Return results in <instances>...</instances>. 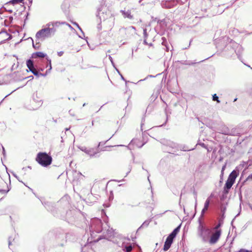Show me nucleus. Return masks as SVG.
Listing matches in <instances>:
<instances>
[{
    "label": "nucleus",
    "instance_id": "obj_1",
    "mask_svg": "<svg viewBox=\"0 0 252 252\" xmlns=\"http://www.w3.org/2000/svg\"><path fill=\"white\" fill-rule=\"evenodd\" d=\"M56 32L55 28H50L46 24L45 28L42 29L37 32L35 37L37 39L42 41L54 35Z\"/></svg>",
    "mask_w": 252,
    "mask_h": 252
},
{
    "label": "nucleus",
    "instance_id": "obj_2",
    "mask_svg": "<svg viewBox=\"0 0 252 252\" xmlns=\"http://www.w3.org/2000/svg\"><path fill=\"white\" fill-rule=\"evenodd\" d=\"M199 225L197 228V234L204 242H208L210 235L211 233V230L206 227L205 225L199 219Z\"/></svg>",
    "mask_w": 252,
    "mask_h": 252
},
{
    "label": "nucleus",
    "instance_id": "obj_3",
    "mask_svg": "<svg viewBox=\"0 0 252 252\" xmlns=\"http://www.w3.org/2000/svg\"><path fill=\"white\" fill-rule=\"evenodd\" d=\"M37 162L44 167L50 165L52 163V157L46 153H39L36 158Z\"/></svg>",
    "mask_w": 252,
    "mask_h": 252
},
{
    "label": "nucleus",
    "instance_id": "obj_4",
    "mask_svg": "<svg viewBox=\"0 0 252 252\" xmlns=\"http://www.w3.org/2000/svg\"><path fill=\"white\" fill-rule=\"evenodd\" d=\"M221 232V230H217V231L213 230L212 234L211 233V235H210L208 242L211 245L217 243L220 237Z\"/></svg>",
    "mask_w": 252,
    "mask_h": 252
},
{
    "label": "nucleus",
    "instance_id": "obj_5",
    "mask_svg": "<svg viewBox=\"0 0 252 252\" xmlns=\"http://www.w3.org/2000/svg\"><path fill=\"white\" fill-rule=\"evenodd\" d=\"M102 222L101 220L98 219H94L92 220L91 222V228L97 233H99L102 231L101 228Z\"/></svg>",
    "mask_w": 252,
    "mask_h": 252
},
{
    "label": "nucleus",
    "instance_id": "obj_6",
    "mask_svg": "<svg viewBox=\"0 0 252 252\" xmlns=\"http://www.w3.org/2000/svg\"><path fill=\"white\" fill-rule=\"evenodd\" d=\"M180 0H171L162 1L161 5L163 8H171L180 2Z\"/></svg>",
    "mask_w": 252,
    "mask_h": 252
},
{
    "label": "nucleus",
    "instance_id": "obj_7",
    "mask_svg": "<svg viewBox=\"0 0 252 252\" xmlns=\"http://www.w3.org/2000/svg\"><path fill=\"white\" fill-rule=\"evenodd\" d=\"M78 148L81 151L84 152L91 158L95 156V155L98 153L97 151H94V148L88 149L87 147L85 146H79L78 147Z\"/></svg>",
    "mask_w": 252,
    "mask_h": 252
},
{
    "label": "nucleus",
    "instance_id": "obj_8",
    "mask_svg": "<svg viewBox=\"0 0 252 252\" xmlns=\"http://www.w3.org/2000/svg\"><path fill=\"white\" fill-rule=\"evenodd\" d=\"M130 239L129 238H125L122 244L123 250L126 252H130L132 250V247L131 244L129 243Z\"/></svg>",
    "mask_w": 252,
    "mask_h": 252
},
{
    "label": "nucleus",
    "instance_id": "obj_9",
    "mask_svg": "<svg viewBox=\"0 0 252 252\" xmlns=\"http://www.w3.org/2000/svg\"><path fill=\"white\" fill-rule=\"evenodd\" d=\"M174 237L172 236L169 235V236L167 237L166 241L164 243L163 250L164 251H167L171 247V244L173 243V239Z\"/></svg>",
    "mask_w": 252,
    "mask_h": 252
},
{
    "label": "nucleus",
    "instance_id": "obj_10",
    "mask_svg": "<svg viewBox=\"0 0 252 252\" xmlns=\"http://www.w3.org/2000/svg\"><path fill=\"white\" fill-rule=\"evenodd\" d=\"M32 100L36 104L35 109L41 106L42 101L41 97L37 93H35L32 95Z\"/></svg>",
    "mask_w": 252,
    "mask_h": 252
},
{
    "label": "nucleus",
    "instance_id": "obj_11",
    "mask_svg": "<svg viewBox=\"0 0 252 252\" xmlns=\"http://www.w3.org/2000/svg\"><path fill=\"white\" fill-rule=\"evenodd\" d=\"M66 24L65 22H58V21H53L49 22L47 24V26H49L50 28H55L59 27L61 25H64Z\"/></svg>",
    "mask_w": 252,
    "mask_h": 252
},
{
    "label": "nucleus",
    "instance_id": "obj_12",
    "mask_svg": "<svg viewBox=\"0 0 252 252\" xmlns=\"http://www.w3.org/2000/svg\"><path fill=\"white\" fill-rule=\"evenodd\" d=\"M234 183V182L227 179L224 187V192L227 193Z\"/></svg>",
    "mask_w": 252,
    "mask_h": 252
},
{
    "label": "nucleus",
    "instance_id": "obj_13",
    "mask_svg": "<svg viewBox=\"0 0 252 252\" xmlns=\"http://www.w3.org/2000/svg\"><path fill=\"white\" fill-rule=\"evenodd\" d=\"M210 204V199L209 198H208L205 203H204V206L203 209L202 210L201 213L200 217L199 219L201 220V219L203 217L204 214L205 213V212L208 210L209 206Z\"/></svg>",
    "mask_w": 252,
    "mask_h": 252
},
{
    "label": "nucleus",
    "instance_id": "obj_14",
    "mask_svg": "<svg viewBox=\"0 0 252 252\" xmlns=\"http://www.w3.org/2000/svg\"><path fill=\"white\" fill-rule=\"evenodd\" d=\"M26 64L30 71H31L32 73V71H35L36 70L34 67L33 63L32 61L29 59L27 61Z\"/></svg>",
    "mask_w": 252,
    "mask_h": 252
},
{
    "label": "nucleus",
    "instance_id": "obj_15",
    "mask_svg": "<svg viewBox=\"0 0 252 252\" xmlns=\"http://www.w3.org/2000/svg\"><path fill=\"white\" fill-rule=\"evenodd\" d=\"M26 64L30 71H31L32 73V71H35L36 70L34 67L33 63L32 61L29 59L27 61Z\"/></svg>",
    "mask_w": 252,
    "mask_h": 252
},
{
    "label": "nucleus",
    "instance_id": "obj_16",
    "mask_svg": "<svg viewBox=\"0 0 252 252\" xmlns=\"http://www.w3.org/2000/svg\"><path fill=\"white\" fill-rule=\"evenodd\" d=\"M46 56V54L41 52H37L34 53H33L32 55V58H44Z\"/></svg>",
    "mask_w": 252,
    "mask_h": 252
},
{
    "label": "nucleus",
    "instance_id": "obj_17",
    "mask_svg": "<svg viewBox=\"0 0 252 252\" xmlns=\"http://www.w3.org/2000/svg\"><path fill=\"white\" fill-rule=\"evenodd\" d=\"M237 176V172L235 170H233L229 175L228 179L235 182V179Z\"/></svg>",
    "mask_w": 252,
    "mask_h": 252
},
{
    "label": "nucleus",
    "instance_id": "obj_18",
    "mask_svg": "<svg viewBox=\"0 0 252 252\" xmlns=\"http://www.w3.org/2000/svg\"><path fill=\"white\" fill-rule=\"evenodd\" d=\"M121 12L125 18H127L129 19H133V16L131 15V12L130 11L128 10L127 11H125L124 10H121Z\"/></svg>",
    "mask_w": 252,
    "mask_h": 252
},
{
    "label": "nucleus",
    "instance_id": "obj_19",
    "mask_svg": "<svg viewBox=\"0 0 252 252\" xmlns=\"http://www.w3.org/2000/svg\"><path fill=\"white\" fill-rule=\"evenodd\" d=\"M166 143L167 146L172 148L173 149H178V145L176 143L171 141H167Z\"/></svg>",
    "mask_w": 252,
    "mask_h": 252
},
{
    "label": "nucleus",
    "instance_id": "obj_20",
    "mask_svg": "<svg viewBox=\"0 0 252 252\" xmlns=\"http://www.w3.org/2000/svg\"><path fill=\"white\" fill-rule=\"evenodd\" d=\"M180 228V226H178L169 235L175 238L178 232L179 231Z\"/></svg>",
    "mask_w": 252,
    "mask_h": 252
},
{
    "label": "nucleus",
    "instance_id": "obj_21",
    "mask_svg": "<svg viewBox=\"0 0 252 252\" xmlns=\"http://www.w3.org/2000/svg\"><path fill=\"white\" fill-rule=\"evenodd\" d=\"M114 234V231L112 228L110 229H108L107 231V235H105V237L107 238H110Z\"/></svg>",
    "mask_w": 252,
    "mask_h": 252
},
{
    "label": "nucleus",
    "instance_id": "obj_22",
    "mask_svg": "<svg viewBox=\"0 0 252 252\" xmlns=\"http://www.w3.org/2000/svg\"><path fill=\"white\" fill-rule=\"evenodd\" d=\"M131 143H133L136 144V145L139 148H141L144 145V144L139 145L138 143H139V140L137 139L132 140Z\"/></svg>",
    "mask_w": 252,
    "mask_h": 252
},
{
    "label": "nucleus",
    "instance_id": "obj_23",
    "mask_svg": "<svg viewBox=\"0 0 252 252\" xmlns=\"http://www.w3.org/2000/svg\"><path fill=\"white\" fill-rule=\"evenodd\" d=\"M149 223H150V221L147 220H145L143 223L141 225V226L139 228V229H140V228L141 227H147L148 226V225L149 224Z\"/></svg>",
    "mask_w": 252,
    "mask_h": 252
},
{
    "label": "nucleus",
    "instance_id": "obj_24",
    "mask_svg": "<svg viewBox=\"0 0 252 252\" xmlns=\"http://www.w3.org/2000/svg\"><path fill=\"white\" fill-rule=\"evenodd\" d=\"M32 73L36 76L37 77H39V76H45V74H43L41 73H39L37 70L35 71H32Z\"/></svg>",
    "mask_w": 252,
    "mask_h": 252
},
{
    "label": "nucleus",
    "instance_id": "obj_25",
    "mask_svg": "<svg viewBox=\"0 0 252 252\" xmlns=\"http://www.w3.org/2000/svg\"><path fill=\"white\" fill-rule=\"evenodd\" d=\"M23 0H11L8 3H12L13 4H15L17 3H19L21 2Z\"/></svg>",
    "mask_w": 252,
    "mask_h": 252
},
{
    "label": "nucleus",
    "instance_id": "obj_26",
    "mask_svg": "<svg viewBox=\"0 0 252 252\" xmlns=\"http://www.w3.org/2000/svg\"><path fill=\"white\" fill-rule=\"evenodd\" d=\"M213 100L214 101H217L219 103L220 102V101L219 100V98L216 94H214L213 95Z\"/></svg>",
    "mask_w": 252,
    "mask_h": 252
},
{
    "label": "nucleus",
    "instance_id": "obj_27",
    "mask_svg": "<svg viewBox=\"0 0 252 252\" xmlns=\"http://www.w3.org/2000/svg\"><path fill=\"white\" fill-rule=\"evenodd\" d=\"M221 225V223L219 222L213 229V230L217 231V230H221L220 228V226Z\"/></svg>",
    "mask_w": 252,
    "mask_h": 252
},
{
    "label": "nucleus",
    "instance_id": "obj_28",
    "mask_svg": "<svg viewBox=\"0 0 252 252\" xmlns=\"http://www.w3.org/2000/svg\"><path fill=\"white\" fill-rule=\"evenodd\" d=\"M194 63H193L192 62H187L186 63H184V64H186V65H191L194 64Z\"/></svg>",
    "mask_w": 252,
    "mask_h": 252
},
{
    "label": "nucleus",
    "instance_id": "obj_29",
    "mask_svg": "<svg viewBox=\"0 0 252 252\" xmlns=\"http://www.w3.org/2000/svg\"><path fill=\"white\" fill-rule=\"evenodd\" d=\"M72 23H73V24L76 25L77 27V28L79 29V30L82 32V30L81 28H80V27L79 26V25L77 23L73 22Z\"/></svg>",
    "mask_w": 252,
    "mask_h": 252
},
{
    "label": "nucleus",
    "instance_id": "obj_30",
    "mask_svg": "<svg viewBox=\"0 0 252 252\" xmlns=\"http://www.w3.org/2000/svg\"><path fill=\"white\" fill-rule=\"evenodd\" d=\"M155 76H153V75H148L147 77H146L145 79H141L140 80H139L138 82H140V81H144V80H145L148 77H154Z\"/></svg>",
    "mask_w": 252,
    "mask_h": 252
},
{
    "label": "nucleus",
    "instance_id": "obj_31",
    "mask_svg": "<svg viewBox=\"0 0 252 252\" xmlns=\"http://www.w3.org/2000/svg\"><path fill=\"white\" fill-rule=\"evenodd\" d=\"M109 59L110 60V61H111L112 64H113V65L114 66V62H113V59L112 58V57L111 56H109Z\"/></svg>",
    "mask_w": 252,
    "mask_h": 252
},
{
    "label": "nucleus",
    "instance_id": "obj_32",
    "mask_svg": "<svg viewBox=\"0 0 252 252\" xmlns=\"http://www.w3.org/2000/svg\"><path fill=\"white\" fill-rule=\"evenodd\" d=\"M64 25L67 26L71 30H73V29L72 27L70 24L66 23V24H65Z\"/></svg>",
    "mask_w": 252,
    "mask_h": 252
},
{
    "label": "nucleus",
    "instance_id": "obj_33",
    "mask_svg": "<svg viewBox=\"0 0 252 252\" xmlns=\"http://www.w3.org/2000/svg\"><path fill=\"white\" fill-rule=\"evenodd\" d=\"M144 37H146L147 36V32H146V29H144Z\"/></svg>",
    "mask_w": 252,
    "mask_h": 252
},
{
    "label": "nucleus",
    "instance_id": "obj_34",
    "mask_svg": "<svg viewBox=\"0 0 252 252\" xmlns=\"http://www.w3.org/2000/svg\"><path fill=\"white\" fill-rule=\"evenodd\" d=\"M63 51L59 52L58 54L59 56H62L63 54Z\"/></svg>",
    "mask_w": 252,
    "mask_h": 252
},
{
    "label": "nucleus",
    "instance_id": "obj_35",
    "mask_svg": "<svg viewBox=\"0 0 252 252\" xmlns=\"http://www.w3.org/2000/svg\"><path fill=\"white\" fill-rule=\"evenodd\" d=\"M117 70L118 72V73L121 75V78H122L123 80L125 81V78H124V77L122 76V75H121V74H120V73L118 69H117Z\"/></svg>",
    "mask_w": 252,
    "mask_h": 252
},
{
    "label": "nucleus",
    "instance_id": "obj_36",
    "mask_svg": "<svg viewBox=\"0 0 252 252\" xmlns=\"http://www.w3.org/2000/svg\"><path fill=\"white\" fill-rule=\"evenodd\" d=\"M225 165H224V166L222 167V169H221V173H222V174L223 173V171H224V169H225Z\"/></svg>",
    "mask_w": 252,
    "mask_h": 252
},
{
    "label": "nucleus",
    "instance_id": "obj_37",
    "mask_svg": "<svg viewBox=\"0 0 252 252\" xmlns=\"http://www.w3.org/2000/svg\"><path fill=\"white\" fill-rule=\"evenodd\" d=\"M205 167V165L204 164H203L200 165V168L202 167V168H204Z\"/></svg>",
    "mask_w": 252,
    "mask_h": 252
},
{
    "label": "nucleus",
    "instance_id": "obj_38",
    "mask_svg": "<svg viewBox=\"0 0 252 252\" xmlns=\"http://www.w3.org/2000/svg\"><path fill=\"white\" fill-rule=\"evenodd\" d=\"M111 21H112V24H114V18L113 17H110V18Z\"/></svg>",
    "mask_w": 252,
    "mask_h": 252
},
{
    "label": "nucleus",
    "instance_id": "obj_39",
    "mask_svg": "<svg viewBox=\"0 0 252 252\" xmlns=\"http://www.w3.org/2000/svg\"><path fill=\"white\" fill-rule=\"evenodd\" d=\"M49 70H51V68H52L51 63V61H50V63H49Z\"/></svg>",
    "mask_w": 252,
    "mask_h": 252
},
{
    "label": "nucleus",
    "instance_id": "obj_40",
    "mask_svg": "<svg viewBox=\"0 0 252 252\" xmlns=\"http://www.w3.org/2000/svg\"><path fill=\"white\" fill-rule=\"evenodd\" d=\"M181 149L182 150H183V151H189V150L187 149H185L184 148H182V149H181Z\"/></svg>",
    "mask_w": 252,
    "mask_h": 252
},
{
    "label": "nucleus",
    "instance_id": "obj_41",
    "mask_svg": "<svg viewBox=\"0 0 252 252\" xmlns=\"http://www.w3.org/2000/svg\"><path fill=\"white\" fill-rule=\"evenodd\" d=\"M248 179H252V174L248 177Z\"/></svg>",
    "mask_w": 252,
    "mask_h": 252
},
{
    "label": "nucleus",
    "instance_id": "obj_42",
    "mask_svg": "<svg viewBox=\"0 0 252 252\" xmlns=\"http://www.w3.org/2000/svg\"><path fill=\"white\" fill-rule=\"evenodd\" d=\"M2 149H3V153L4 155L5 154V150H4V149L3 147H2Z\"/></svg>",
    "mask_w": 252,
    "mask_h": 252
},
{
    "label": "nucleus",
    "instance_id": "obj_43",
    "mask_svg": "<svg viewBox=\"0 0 252 252\" xmlns=\"http://www.w3.org/2000/svg\"><path fill=\"white\" fill-rule=\"evenodd\" d=\"M11 242L10 240H9V246L11 245Z\"/></svg>",
    "mask_w": 252,
    "mask_h": 252
},
{
    "label": "nucleus",
    "instance_id": "obj_44",
    "mask_svg": "<svg viewBox=\"0 0 252 252\" xmlns=\"http://www.w3.org/2000/svg\"><path fill=\"white\" fill-rule=\"evenodd\" d=\"M69 128H65V131H67L68 130H69Z\"/></svg>",
    "mask_w": 252,
    "mask_h": 252
},
{
    "label": "nucleus",
    "instance_id": "obj_45",
    "mask_svg": "<svg viewBox=\"0 0 252 252\" xmlns=\"http://www.w3.org/2000/svg\"><path fill=\"white\" fill-rule=\"evenodd\" d=\"M202 145V146H203V147H205V144H204V143L202 144V145Z\"/></svg>",
    "mask_w": 252,
    "mask_h": 252
},
{
    "label": "nucleus",
    "instance_id": "obj_46",
    "mask_svg": "<svg viewBox=\"0 0 252 252\" xmlns=\"http://www.w3.org/2000/svg\"><path fill=\"white\" fill-rule=\"evenodd\" d=\"M78 174L80 175V176H82L81 173H78Z\"/></svg>",
    "mask_w": 252,
    "mask_h": 252
},
{
    "label": "nucleus",
    "instance_id": "obj_47",
    "mask_svg": "<svg viewBox=\"0 0 252 252\" xmlns=\"http://www.w3.org/2000/svg\"><path fill=\"white\" fill-rule=\"evenodd\" d=\"M131 28H132V29H134V30L135 29V28L134 27H133V26H132V27H131Z\"/></svg>",
    "mask_w": 252,
    "mask_h": 252
},
{
    "label": "nucleus",
    "instance_id": "obj_48",
    "mask_svg": "<svg viewBox=\"0 0 252 252\" xmlns=\"http://www.w3.org/2000/svg\"><path fill=\"white\" fill-rule=\"evenodd\" d=\"M8 11H9L10 12H12V10H9Z\"/></svg>",
    "mask_w": 252,
    "mask_h": 252
},
{
    "label": "nucleus",
    "instance_id": "obj_49",
    "mask_svg": "<svg viewBox=\"0 0 252 252\" xmlns=\"http://www.w3.org/2000/svg\"><path fill=\"white\" fill-rule=\"evenodd\" d=\"M225 134H228V133L225 132L224 133Z\"/></svg>",
    "mask_w": 252,
    "mask_h": 252
},
{
    "label": "nucleus",
    "instance_id": "obj_50",
    "mask_svg": "<svg viewBox=\"0 0 252 252\" xmlns=\"http://www.w3.org/2000/svg\"><path fill=\"white\" fill-rule=\"evenodd\" d=\"M13 175H14V177H15L17 176L15 174H13Z\"/></svg>",
    "mask_w": 252,
    "mask_h": 252
},
{
    "label": "nucleus",
    "instance_id": "obj_51",
    "mask_svg": "<svg viewBox=\"0 0 252 252\" xmlns=\"http://www.w3.org/2000/svg\"><path fill=\"white\" fill-rule=\"evenodd\" d=\"M142 0H140L139 2L140 3Z\"/></svg>",
    "mask_w": 252,
    "mask_h": 252
},
{
    "label": "nucleus",
    "instance_id": "obj_52",
    "mask_svg": "<svg viewBox=\"0 0 252 252\" xmlns=\"http://www.w3.org/2000/svg\"><path fill=\"white\" fill-rule=\"evenodd\" d=\"M236 100H237V98H235V99H234V101H236Z\"/></svg>",
    "mask_w": 252,
    "mask_h": 252
},
{
    "label": "nucleus",
    "instance_id": "obj_53",
    "mask_svg": "<svg viewBox=\"0 0 252 252\" xmlns=\"http://www.w3.org/2000/svg\"><path fill=\"white\" fill-rule=\"evenodd\" d=\"M223 11H221V12L220 13V14L222 13V12Z\"/></svg>",
    "mask_w": 252,
    "mask_h": 252
},
{
    "label": "nucleus",
    "instance_id": "obj_54",
    "mask_svg": "<svg viewBox=\"0 0 252 252\" xmlns=\"http://www.w3.org/2000/svg\"><path fill=\"white\" fill-rule=\"evenodd\" d=\"M94 125V122L93 121L92 122V125Z\"/></svg>",
    "mask_w": 252,
    "mask_h": 252
}]
</instances>
